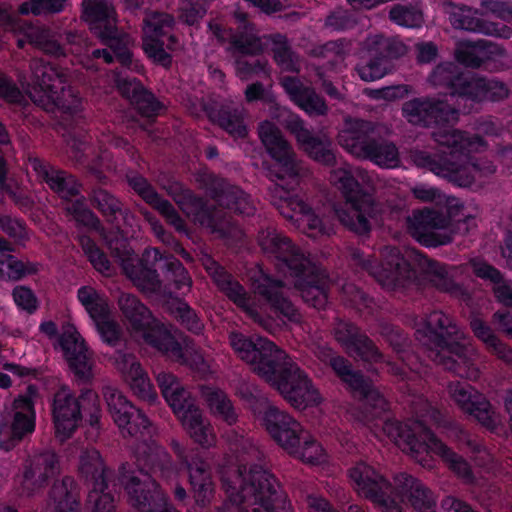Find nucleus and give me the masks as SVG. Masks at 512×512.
Wrapping results in <instances>:
<instances>
[{
    "label": "nucleus",
    "instance_id": "f257e3e1",
    "mask_svg": "<svg viewBox=\"0 0 512 512\" xmlns=\"http://www.w3.org/2000/svg\"><path fill=\"white\" fill-rule=\"evenodd\" d=\"M230 343L239 357L253 365L292 406L305 409L318 402L319 394L307 374L275 343L238 332L230 335Z\"/></svg>",
    "mask_w": 512,
    "mask_h": 512
},
{
    "label": "nucleus",
    "instance_id": "f03ea898",
    "mask_svg": "<svg viewBox=\"0 0 512 512\" xmlns=\"http://www.w3.org/2000/svg\"><path fill=\"white\" fill-rule=\"evenodd\" d=\"M433 136L438 145L437 150L416 151L413 159L417 166L463 188L470 187L477 177H486L496 172L492 161L474 155L485 151L488 146L480 135L456 129H440Z\"/></svg>",
    "mask_w": 512,
    "mask_h": 512
},
{
    "label": "nucleus",
    "instance_id": "7ed1b4c3",
    "mask_svg": "<svg viewBox=\"0 0 512 512\" xmlns=\"http://www.w3.org/2000/svg\"><path fill=\"white\" fill-rule=\"evenodd\" d=\"M220 479L226 499L217 512H292L279 479L263 465H233Z\"/></svg>",
    "mask_w": 512,
    "mask_h": 512
},
{
    "label": "nucleus",
    "instance_id": "20e7f679",
    "mask_svg": "<svg viewBox=\"0 0 512 512\" xmlns=\"http://www.w3.org/2000/svg\"><path fill=\"white\" fill-rule=\"evenodd\" d=\"M175 474L170 454L159 446L138 449L134 465L119 467L117 481L135 512H179L169 501L157 478L169 480Z\"/></svg>",
    "mask_w": 512,
    "mask_h": 512
},
{
    "label": "nucleus",
    "instance_id": "39448f33",
    "mask_svg": "<svg viewBox=\"0 0 512 512\" xmlns=\"http://www.w3.org/2000/svg\"><path fill=\"white\" fill-rule=\"evenodd\" d=\"M348 475L358 494L380 506L385 512H403L397 496L407 499L418 512H436L433 492L406 472L395 476L394 486L372 466L362 461L351 467Z\"/></svg>",
    "mask_w": 512,
    "mask_h": 512
},
{
    "label": "nucleus",
    "instance_id": "423d86ee",
    "mask_svg": "<svg viewBox=\"0 0 512 512\" xmlns=\"http://www.w3.org/2000/svg\"><path fill=\"white\" fill-rule=\"evenodd\" d=\"M259 245L275 259L277 269L294 279L296 288L306 303L324 309L328 303V288L310 258L287 236L275 229L259 235Z\"/></svg>",
    "mask_w": 512,
    "mask_h": 512
},
{
    "label": "nucleus",
    "instance_id": "0eeeda50",
    "mask_svg": "<svg viewBox=\"0 0 512 512\" xmlns=\"http://www.w3.org/2000/svg\"><path fill=\"white\" fill-rule=\"evenodd\" d=\"M114 255L122 262L126 275L144 290L156 292L161 289L162 282L172 285L177 291L192 284L183 263L159 248L145 249L142 258L133 263L132 249L123 242L121 248L114 250Z\"/></svg>",
    "mask_w": 512,
    "mask_h": 512
},
{
    "label": "nucleus",
    "instance_id": "6e6552de",
    "mask_svg": "<svg viewBox=\"0 0 512 512\" xmlns=\"http://www.w3.org/2000/svg\"><path fill=\"white\" fill-rule=\"evenodd\" d=\"M428 80L431 85L444 89L458 103L473 105L484 101L498 102L509 96V89L504 82L464 71L454 62L438 64Z\"/></svg>",
    "mask_w": 512,
    "mask_h": 512
},
{
    "label": "nucleus",
    "instance_id": "1a4fd4ad",
    "mask_svg": "<svg viewBox=\"0 0 512 512\" xmlns=\"http://www.w3.org/2000/svg\"><path fill=\"white\" fill-rule=\"evenodd\" d=\"M458 327L442 311H433L416 332V339L430 350L433 361L456 375L463 376L469 359L467 348L457 338Z\"/></svg>",
    "mask_w": 512,
    "mask_h": 512
},
{
    "label": "nucleus",
    "instance_id": "9d476101",
    "mask_svg": "<svg viewBox=\"0 0 512 512\" xmlns=\"http://www.w3.org/2000/svg\"><path fill=\"white\" fill-rule=\"evenodd\" d=\"M383 430L405 451L418 456L429 451L439 455L449 468L465 479H471L473 473L468 462L442 442L435 433L422 422L409 424L394 419L384 421Z\"/></svg>",
    "mask_w": 512,
    "mask_h": 512
},
{
    "label": "nucleus",
    "instance_id": "9b49d317",
    "mask_svg": "<svg viewBox=\"0 0 512 512\" xmlns=\"http://www.w3.org/2000/svg\"><path fill=\"white\" fill-rule=\"evenodd\" d=\"M51 412L56 437L61 441L72 437L84 416L91 427H97L101 418L98 395L90 388L81 389L76 396L68 387H60L53 394Z\"/></svg>",
    "mask_w": 512,
    "mask_h": 512
},
{
    "label": "nucleus",
    "instance_id": "f8f14e48",
    "mask_svg": "<svg viewBox=\"0 0 512 512\" xmlns=\"http://www.w3.org/2000/svg\"><path fill=\"white\" fill-rule=\"evenodd\" d=\"M97 330L102 341L115 348L111 360L133 394L139 400L148 404L155 403L157 400L155 388L137 356L126 347V341L119 324L110 319L99 321L97 322Z\"/></svg>",
    "mask_w": 512,
    "mask_h": 512
},
{
    "label": "nucleus",
    "instance_id": "ddd939ff",
    "mask_svg": "<svg viewBox=\"0 0 512 512\" xmlns=\"http://www.w3.org/2000/svg\"><path fill=\"white\" fill-rule=\"evenodd\" d=\"M334 185L341 192L349 208L337 211L341 224L358 236L370 234L379 205L374 193L365 188L354 175L346 169H338L332 174Z\"/></svg>",
    "mask_w": 512,
    "mask_h": 512
},
{
    "label": "nucleus",
    "instance_id": "4468645a",
    "mask_svg": "<svg viewBox=\"0 0 512 512\" xmlns=\"http://www.w3.org/2000/svg\"><path fill=\"white\" fill-rule=\"evenodd\" d=\"M82 18L101 44L113 50L122 67L137 73L144 71L143 64L133 58L128 35L117 27L116 13L111 4L106 0H83Z\"/></svg>",
    "mask_w": 512,
    "mask_h": 512
},
{
    "label": "nucleus",
    "instance_id": "2eb2a0df",
    "mask_svg": "<svg viewBox=\"0 0 512 512\" xmlns=\"http://www.w3.org/2000/svg\"><path fill=\"white\" fill-rule=\"evenodd\" d=\"M325 362L347 390L360 401L363 419L367 422L382 417L389 410V403L372 381L359 370H354L351 362L344 356L329 351Z\"/></svg>",
    "mask_w": 512,
    "mask_h": 512
},
{
    "label": "nucleus",
    "instance_id": "dca6fc26",
    "mask_svg": "<svg viewBox=\"0 0 512 512\" xmlns=\"http://www.w3.org/2000/svg\"><path fill=\"white\" fill-rule=\"evenodd\" d=\"M371 121L357 119L340 135L341 145L351 154L372 161L380 167H395L399 152L395 144L379 141Z\"/></svg>",
    "mask_w": 512,
    "mask_h": 512
},
{
    "label": "nucleus",
    "instance_id": "f3484780",
    "mask_svg": "<svg viewBox=\"0 0 512 512\" xmlns=\"http://www.w3.org/2000/svg\"><path fill=\"white\" fill-rule=\"evenodd\" d=\"M79 474L88 490L86 505L91 512H114L113 490L116 485L110 488L112 471L104 464L99 451L90 449L81 454Z\"/></svg>",
    "mask_w": 512,
    "mask_h": 512
},
{
    "label": "nucleus",
    "instance_id": "a211bd4d",
    "mask_svg": "<svg viewBox=\"0 0 512 512\" xmlns=\"http://www.w3.org/2000/svg\"><path fill=\"white\" fill-rule=\"evenodd\" d=\"M363 50L355 71L361 80L374 82L391 72L393 60L403 56L406 47L398 40L377 34L367 37Z\"/></svg>",
    "mask_w": 512,
    "mask_h": 512
},
{
    "label": "nucleus",
    "instance_id": "6ab92c4d",
    "mask_svg": "<svg viewBox=\"0 0 512 512\" xmlns=\"http://www.w3.org/2000/svg\"><path fill=\"white\" fill-rule=\"evenodd\" d=\"M172 449L178 458L180 470L188 474L196 505L201 509L208 508L215 494L213 469L210 462L203 456V452L187 450L178 442H172Z\"/></svg>",
    "mask_w": 512,
    "mask_h": 512
},
{
    "label": "nucleus",
    "instance_id": "aec40b11",
    "mask_svg": "<svg viewBox=\"0 0 512 512\" xmlns=\"http://www.w3.org/2000/svg\"><path fill=\"white\" fill-rule=\"evenodd\" d=\"M30 68L31 99L46 110L63 107L67 73L58 65L43 60L32 61Z\"/></svg>",
    "mask_w": 512,
    "mask_h": 512
},
{
    "label": "nucleus",
    "instance_id": "412c9836",
    "mask_svg": "<svg viewBox=\"0 0 512 512\" xmlns=\"http://www.w3.org/2000/svg\"><path fill=\"white\" fill-rule=\"evenodd\" d=\"M165 400L195 443L202 448H209L215 443L213 427L203 418L190 391L181 386L173 390Z\"/></svg>",
    "mask_w": 512,
    "mask_h": 512
},
{
    "label": "nucleus",
    "instance_id": "4be33fe9",
    "mask_svg": "<svg viewBox=\"0 0 512 512\" xmlns=\"http://www.w3.org/2000/svg\"><path fill=\"white\" fill-rule=\"evenodd\" d=\"M251 289L267 309L283 322H298L300 314L286 292L283 280L259 267L251 276Z\"/></svg>",
    "mask_w": 512,
    "mask_h": 512
},
{
    "label": "nucleus",
    "instance_id": "5701e85b",
    "mask_svg": "<svg viewBox=\"0 0 512 512\" xmlns=\"http://www.w3.org/2000/svg\"><path fill=\"white\" fill-rule=\"evenodd\" d=\"M259 138L270 157L274 160L269 174L276 180H297L299 169L294 151L284 138L280 129L270 121L261 122L258 128Z\"/></svg>",
    "mask_w": 512,
    "mask_h": 512
},
{
    "label": "nucleus",
    "instance_id": "b1692460",
    "mask_svg": "<svg viewBox=\"0 0 512 512\" xmlns=\"http://www.w3.org/2000/svg\"><path fill=\"white\" fill-rule=\"evenodd\" d=\"M363 267L387 289H405L417 281V271L396 248H390L381 260L366 259Z\"/></svg>",
    "mask_w": 512,
    "mask_h": 512
},
{
    "label": "nucleus",
    "instance_id": "393cba45",
    "mask_svg": "<svg viewBox=\"0 0 512 512\" xmlns=\"http://www.w3.org/2000/svg\"><path fill=\"white\" fill-rule=\"evenodd\" d=\"M407 223L411 236L425 247L436 248L453 241V233L448 229V217H444L442 208L414 210Z\"/></svg>",
    "mask_w": 512,
    "mask_h": 512
},
{
    "label": "nucleus",
    "instance_id": "a878e982",
    "mask_svg": "<svg viewBox=\"0 0 512 512\" xmlns=\"http://www.w3.org/2000/svg\"><path fill=\"white\" fill-rule=\"evenodd\" d=\"M402 115L413 125L426 128L445 127L457 122L459 111L443 99L426 96L404 102Z\"/></svg>",
    "mask_w": 512,
    "mask_h": 512
},
{
    "label": "nucleus",
    "instance_id": "bb28decb",
    "mask_svg": "<svg viewBox=\"0 0 512 512\" xmlns=\"http://www.w3.org/2000/svg\"><path fill=\"white\" fill-rule=\"evenodd\" d=\"M449 393L462 412L489 431L497 429L500 416L484 394L466 382L451 383Z\"/></svg>",
    "mask_w": 512,
    "mask_h": 512
},
{
    "label": "nucleus",
    "instance_id": "cd10ccee",
    "mask_svg": "<svg viewBox=\"0 0 512 512\" xmlns=\"http://www.w3.org/2000/svg\"><path fill=\"white\" fill-rule=\"evenodd\" d=\"M103 395L108 411L124 437L143 435L149 428L151 423L146 414L120 391L113 387H105Z\"/></svg>",
    "mask_w": 512,
    "mask_h": 512
},
{
    "label": "nucleus",
    "instance_id": "c85d7f7f",
    "mask_svg": "<svg viewBox=\"0 0 512 512\" xmlns=\"http://www.w3.org/2000/svg\"><path fill=\"white\" fill-rule=\"evenodd\" d=\"M175 19L168 13L155 12L144 19L142 49L155 65L170 69L173 57L165 50L164 37L173 30Z\"/></svg>",
    "mask_w": 512,
    "mask_h": 512
},
{
    "label": "nucleus",
    "instance_id": "c756f323",
    "mask_svg": "<svg viewBox=\"0 0 512 512\" xmlns=\"http://www.w3.org/2000/svg\"><path fill=\"white\" fill-rule=\"evenodd\" d=\"M240 23L236 30L225 27L221 23L210 21L208 29L221 44L228 43V51L233 55L255 56L262 52V43L255 34L254 26L246 14L237 15Z\"/></svg>",
    "mask_w": 512,
    "mask_h": 512
},
{
    "label": "nucleus",
    "instance_id": "7c9ffc66",
    "mask_svg": "<svg viewBox=\"0 0 512 512\" xmlns=\"http://www.w3.org/2000/svg\"><path fill=\"white\" fill-rule=\"evenodd\" d=\"M201 182L219 206L237 215L254 214L255 207L250 196L240 187L230 184L225 178L213 172L203 173Z\"/></svg>",
    "mask_w": 512,
    "mask_h": 512
},
{
    "label": "nucleus",
    "instance_id": "2f4dec72",
    "mask_svg": "<svg viewBox=\"0 0 512 512\" xmlns=\"http://www.w3.org/2000/svg\"><path fill=\"white\" fill-rule=\"evenodd\" d=\"M285 127L295 137L300 149L309 158L329 167L336 164L331 141L309 129L299 115L289 113L285 119Z\"/></svg>",
    "mask_w": 512,
    "mask_h": 512
},
{
    "label": "nucleus",
    "instance_id": "473e14b6",
    "mask_svg": "<svg viewBox=\"0 0 512 512\" xmlns=\"http://www.w3.org/2000/svg\"><path fill=\"white\" fill-rule=\"evenodd\" d=\"M147 337L151 347L179 364L185 365L192 371L199 373L207 370L208 365L202 353L188 345L187 337L184 338L185 345H183L170 329L164 328L154 330Z\"/></svg>",
    "mask_w": 512,
    "mask_h": 512
},
{
    "label": "nucleus",
    "instance_id": "72a5a7b5",
    "mask_svg": "<svg viewBox=\"0 0 512 512\" xmlns=\"http://www.w3.org/2000/svg\"><path fill=\"white\" fill-rule=\"evenodd\" d=\"M334 337L352 357L370 363L380 362L383 358L374 342L350 321L338 320L334 326Z\"/></svg>",
    "mask_w": 512,
    "mask_h": 512
},
{
    "label": "nucleus",
    "instance_id": "f704fd0d",
    "mask_svg": "<svg viewBox=\"0 0 512 512\" xmlns=\"http://www.w3.org/2000/svg\"><path fill=\"white\" fill-rule=\"evenodd\" d=\"M59 345L76 379L84 384L89 383L93 379L92 357L75 328L72 327L61 334Z\"/></svg>",
    "mask_w": 512,
    "mask_h": 512
},
{
    "label": "nucleus",
    "instance_id": "c9c22d12",
    "mask_svg": "<svg viewBox=\"0 0 512 512\" xmlns=\"http://www.w3.org/2000/svg\"><path fill=\"white\" fill-rule=\"evenodd\" d=\"M59 472V457L55 452L44 451L35 455L24 467L21 493L27 496L33 495Z\"/></svg>",
    "mask_w": 512,
    "mask_h": 512
},
{
    "label": "nucleus",
    "instance_id": "e433bc0d",
    "mask_svg": "<svg viewBox=\"0 0 512 512\" xmlns=\"http://www.w3.org/2000/svg\"><path fill=\"white\" fill-rule=\"evenodd\" d=\"M30 164L37 176L67 204L80 195L81 184L73 175L52 167L37 157L30 159Z\"/></svg>",
    "mask_w": 512,
    "mask_h": 512
},
{
    "label": "nucleus",
    "instance_id": "4c0bfd02",
    "mask_svg": "<svg viewBox=\"0 0 512 512\" xmlns=\"http://www.w3.org/2000/svg\"><path fill=\"white\" fill-rule=\"evenodd\" d=\"M262 421L272 439L285 450L304 430L292 416L273 405L266 407Z\"/></svg>",
    "mask_w": 512,
    "mask_h": 512
},
{
    "label": "nucleus",
    "instance_id": "58836bf2",
    "mask_svg": "<svg viewBox=\"0 0 512 512\" xmlns=\"http://www.w3.org/2000/svg\"><path fill=\"white\" fill-rule=\"evenodd\" d=\"M281 85L290 100L309 116H325L328 105L323 96L295 76H284Z\"/></svg>",
    "mask_w": 512,
    "mask_h": 512
},
{
    "label": "nucleus",
    "instance_id": "ea45409f",
    "mask_svg": "<svg viewBox=\"0 0 512 512\" xmlns=\"http://www.w3.org/2000/svg\"><path fill=\"white\" fill-rule=\"evenodd\" d=\"M207 271L218 289L230 301L251 316L257 314V308L250 294L223 266L213 261Z\"/></svg>",
    "mask_w": 512,
    "mask_h": 512
},
{
    "label": "nucleus",
    "instance_id": "a19ab883",
    "mask_svg": "<svg viewBox=\"0 0 512 512\" xmlns=\"http://www.w3.org/2000/svg\"><path fill=\"white\" fill-rule=\"evenodd\" d=\"M118 304L131 328L142 333L143 339L148 345H150L147 337L149 333L158 328L169 329L165 324L154 318L150 310L134 295L122 294L119 297Z\"/></svg>",
    "mask_w": 512,
    "mask_h": 512
},
{
    "label": "nucleus",
    "instance_id": "79ce46f5",
    "mask_svg": "<svg viewBox=\"0 0 512 512\" xmlns=\"http://www.w3.org/2000/svg\"><path fill=\"white\" fill-rule=\"evenodd\" d=\"M276 207L283 217L306 222L310 230L322 232V220L298 194L284 190L276 202Z\"/></svg>",
    "mask_w": 512,
    "mask_h": 512
},
{
    "label": "nucleus",
    "instance_id": "37998d69",
    "mask_svg": "<svg viewBox=\"0 0 512 512\" xmlns=\"http://www.w3.org/2000/svg\"><path fill=\"white\" fill-rule=\"evenodd\" d=\"M499 48L486 40L459 43L455 49V60L458 64L473 68H486L493 55H501Z\"/></svg>",
    "mask_w": 512,
    "mask_h": 512
},
{
    "label": "nucleus",
    "instance_id": "c03bdc74",
    "mask_svg": "<svg viewBox=\"0 0 512 512\" xmlns=\"http://www.w3.org/2000/svg\"><path fill=\"white\" fill-rule=\"evenodd\" d=\"M209 118L234 138L243 139L248 130L244 123L243 109L233 103H222L211 108Z\"/></svg>",
    "mask_w": 512,
    "mask_h": 512
},
{
    "label": "nucleus",
    "instance_id": "a18cd8bd",
    "mask_svg": "<svg viewBox=\"0 0 512 512\" xmlns=\"http://www.w3.org/2000/svg\"><path fill=\"white\" fill-rule=\"evenodd\" d=\"M36 416L14 413L10 425L0 422V450L9 452L35 431Z\"/></svg>",
    "mask_w": 512,
    "mask_h": 512
},
{
    "label": "nucleus",
    "instance_id": "49530a36",
    "mask_svg": "<svg viewBox=\"0 0 512 512\" xmlns=\"http://www.w3.org/2000/svg\"><path fill=\"white\" fill-rule=\"evenodd\" d=\"M49 498L54 503V512H79V487L72 476H64L61 481H55Z\"/></svg>",
    "mask_w": 512,
    "mask_h": 512
},
{
    "label": "nucleus",
    "instance_id": "de8ad7c7",
    "mask_svg": "<svg viewBox=\"0 0 512 512\" xmlns=\"http://www.w3.org/2000/svg\"><path fill=\"white\" fill-rule=\"evenodd\" d=\"M293 457L304 463L319 465L325 462L326 454L322 445L306 430L288 445L286 450Z\"/></svg>",
    "mask_w": 512,
    "mask_h": 512
},
{
    "label": "nucleus",
    "instance_id": "09e8293b",
    "mask_svg": "<svg viewBox=\"0 0 512 512\" xmlns=\"http://www.w3.org/2000/svg\"><path fill=\"white\" fill-rule=\"evenodd\" d=\"M429 281L439 291L448 293L455 298L465 294L463 286L457 283L447 271V265L433 259H426L423 267Z\"/></svg>",
    "mask_w": 512,
    "mask_h": 512
},
{
    "label": "nucleus",
    "instance_id": "8fccbe9b",
    "mask_svg": "<svg viewBox=\"0 0 512 512\" xmlns=\"http://www.w3.org/2000/svg\"><path fill=\"white\" fill-rule=\"evenodd\" d=\"M91 205L97 209L105 220L111 224L119 223V219L123 218V204L111 192L101 187L92 189L89 194Z\"/></svg>",
    "mask_w": 512,
    "mask_h": 512
},
{
    "label": "nucleus",
    "instance_id": "3c124183",
    "mask_svg": "<svg viewBox=\"0 0 512 512\" xmlns=\"http://www.w3.org/2000/svg\"><path fill=\"white\" fill-rule=\"evenodd\" d=\"M449 20L455 29L487 33V23L479 17L477 9L466 5L451 4Z\"/></svg>",
    "mask_w": 512,
    "mask_h": 512
},
{
    "label": "nucleus",
    "instance_id": "603ef678",
    "mask_svg": "<svg viewBox=\"0 0 512 512\" xmlns=\"http://www.w3.org/2000/svg\"><path fill=\"white\" fill-rule=\"evenodd\" d=\"M271 43L276 64L284 71L298 72L300 69L299 56L293 51L287 37L276 33L272 35Z\"/></svg>",
    "mask_w": 512,
    "mask_h": 512
},
{
    "label": "nucleus",
    "instance_id": "864d4df0",
    "mask_svg": "<svg viewBox=\"0 0 512 512\" xmlns=\"http://www.w3.org/2000/svg\"><path fill=\"white\" fill-rule=\"evenodd\" d=\"M170 314L187 331L200 335L204 329V323L197 312L185 301L177 299L169 306Z\"/></svg>",
    "mask_w": 512,
    "mask_h": 512
},
{
    "label": "nucleus",
    "instance_id": "5fc2aeb1",
    "mask_svg": "<svg viewBox=\"0 0 512 512\" xmlns=\"http://www.w3.org/2000/svg\"><path fill=\"white\" fill-rule=\"evenodd\" d=\"M4 263V280L20 281L40 271L38 262L23 261L11 254H4Z\"/></svg>",
    "mask_w": 512,
    "mask_h": 512
},
{
    "label": "nucleus",
    "instance_id": "6e6d98bb",
    "mask_svg": "<svg viewBox=\"0 0 512 512\" xmlns=\"http://www.w3.org/2000/svg\"><path fill=\"white\" fill-rule=\"evenodd\" d=\"M68 215L72 216L77 226H83L89 229L97 230L100 226V220L95 213L88 208L83 196L70 201L65 207Z\"/></svg>",
    "mask_w": 512,
    "mask_h": 512
},
{
    "label": "nucleus",
    "instance_id": "4d7b16f0",
    "mask_svg": "<svg viewBox=\"0 0 512 512\" xmlns=\"http://www.w3.org/2000/svg\"><path fill=\"white\" fill-rule=\"evenodd\" d=\"M78 242L88 261L91 263L95 270L102 273L110 271L111 263L106 253L90 236L84 234L80 235L78 237Z\"/></svg>",
    "mask_w": 512,
    "mask_h": 512
},
{
    "label": "nucleus",
    "instance_id": "13d9d810",
    "mask_svg": "<svg viewBox=\"0 0 512 512\" xmlns=\"http://www.w3.org/2000/svg\"><path fill=\"white\" fill-rule=\"evenodd\" d=\"M78 242L88 261L91 263L95 270L102 273L110 271L111 263L106 253L90 236L84 234L80 235L78 237Z\"/></svg>",
    "mask_w": 512,
    "mask_h": 512
},
{
    "label": "nucleus",
    "instance_id": "bf43d9fd",
    "mask_svg": "<svg viewBox=\"0 0 512 512\" xmlns=\"http://www.w3.org/2000/svg\"><path fill=\"white\" fill-rule=\"evenodd\" d=\"M126 181L129 187L151 207L162 198L148 179L137 171L127 172Z\"/></svg>",
    "mask_w": 512,
    "mask_h": 512
},
{
    "label": "nucleus",
    "instance_id": "052dcab7",
    "mask_svg": "<svg viewBox=\"0 0 512 512\" xmlns=\"http://www.w3.org/2000/svg\"><path fill=\"white\" fill-rule=\"evenodd\" d=\"M389 19L398 26L419 28L423 24L422 12L412 6L395 4L389 11Z\"/></svg>",
    "mask_w": 512,
    "mask_h": 512
},
{
    "label": "nucleus",
    "instance_id": "680f3d73",
    "mask_svg": "<svg viewBox=\"0 0 512 512\" xmlns=\"http://www.w3.org/2000/svg\"><path fill=\"white\" fill-rule=\"evenodd\" d=\"M134 109L145 118L154 119L165 109L164 104L155 96V94L144 88L131 103Z\"/></svg>",
    "mask_w": 512,
    "mask_h": 512
},
{
    "label": "nucleus",
    "instance_id": "e2e57ef3",
    "mask_svg": "<svg viewBox=\"0 0 512 512\" xmlns=\"http://www.w3.org/2000/svg\"><path fill=\"white\" fill-rule=\"evenodd\" d=\"M211 411L227 424L232 425L237 420V415L231 401L226 394L220 390H213L207 397Z\"/></svg>",
    "mask_w": 512,
    "mask_h": 512
},
{
    "label": "nucleus",
    "instance_id": "0e129e2a",
    "mask_svg": "<svg viewBox=\"0 0 512 512\" xmlns=\"http://www.w3.org/2000/svg\"><path fill=\"white\" fill-rule=\"evenodd\" d=\"M391 346L394 351L399 355L402 363L399 364H391V371L401 380H405L408 376V370L414 371L413 368L405 359V348L407 346V338L405 334L400 329H392V335L389 339Z\"/></svg>",
    "mask_w": 512,
    "mask_h": 512
},
{
    "label": "nucleus",
    "instance_id": "69168bd1",
    "mask_svg": "<svg viewBox=\"0 0 512 512\" xmlns=\"http://www.w3.org/2000/svg\"><path fill=\"white\" fill-rule=\"evenodd\" d=\"M444 217H448V229L452 227L453 223H463L466 225L465 230H468V226L474 222L475 217L470 214H465V207L463 203L455 197H446L444 206Z\"/></svg>",
    "mask_w": 512,
    "mask_h": 512
},
{
    "label": "nucleus",
    "instance_id": "338daca9",
    "mask_svg": "<svg viewBox=\"0 0 512 512\" xmlns=\"http://www.w3.org/2000/svg\"><path fill=\"white\" fill-rule=\"evenodd\" d=\"M64 4L65 0H29L20 5L19 12L23 15L59 13L64 9Z\"/></svg>",
    "mask_w": 512,
    "mask_h": 512
},
{
    "label": "nucleus",
    "instance_id": "774afa93",
    "mask_svg": "<svg viewBox=\"0 0 512 512\" xmlns=\"http://www.w3.org/2000/svg\"><path fill=\"white\" fill-rule=\"evenodd\" d=\"M152 207L157 210L165 218L166 222L173 226L176 231H186L185 221L169 200L162 197Z\"/></svg>",
    "mask_w": 512,
    "mask_h": 512
}]
</instances>
